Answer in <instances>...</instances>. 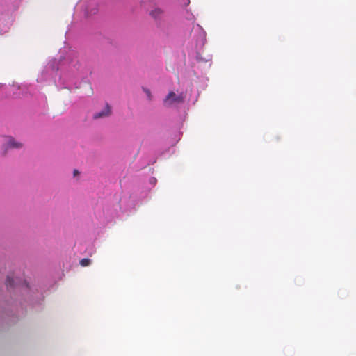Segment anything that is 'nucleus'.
Instances as JSON below:
<instances>
[{
	"label": "nucleus",
	"mask_w": 356,
	"mask_h": 356,
	"mask_svg": "<svg viewBox=\"0 0 356 356\" xmlns=\"http://www.w3.org/2000/svg\"><path fill=\"white\" fill-rule=\"evenodd\" d=\"M13 285V280L10 276H8L6 278V286L8 287H11Z\"/></svg>",
	"instance_id": "423d86ee"
},
{
	"label": "nucleus",
	"mask_w": 356,
	"mask_h": 356,
	"mask_svg": "<svg viewBox=\"0 0 356 356\" xmlns=\"http://www.w3.org/2000/svg\"><path fill=\"white\" fill-rule=\"evenodd\" d=\"M143 91L146 93V95H147V97L149 100L152 99V94H151V92L149 89H147V88H143Z\"/></svg>",
	"instance_id": "0eeeda50"
},
{
	"label": "nucleus",
	"mask_w": 356,
	"mask_h": 356,
	"mask_svg": "<svg viewBox=\"0 0 356 356\" xmlns=\"http://www.w3.org/2000/svg\"><path fill=\"white\" fill-rule=\"evenodd\" d=\"M183 102V96L181 95H177L174 92H170L164 99V104L167 106H171L175 103H181Z\"/></svg>",
	"instance_id": "f257e3e1"
},
{
	"label": "nucleus",
	"mask_w": 356,
	"mask_h": 356,
	"mask_svg": "<svg viewBox=\"0 0 356 356\" xmlns=\"http://www.w3.org/2000/svg\"><path fill=\"white\" fill-rule=\"evenodd\" d=\"M78 174H79V171L77 170H74V175L76 176Z\"/></svg>",
	"instance_id": "6e6552de"
},
{
	"label": "nucleus",
	"mask_w": 356,
	"mask_h": 356,
	"mask_svg": "<svg viewBox=\"0 0 356 356\" xmlns=\"http://www.w3.org/2000/svg\"><path fill=\"white\" fill-rule=\"evenodd\" d=\"M90 263H91L90 259H87V258L82 259L80 261L81 266H82L83 267L89 266L90 264Z\"/></svg>",
	"instance_id": "39448f33"
},
{
	"label": "nucleus",
	"mask_w": 356,
	"mask_h": 356,
	"mask_svg": "<svg viewBox=\"0 0 356 356\" xmlns=\"http://www.w3.org/2000/svg\"><path fill=\"white\" fill-rule=\"evenodd\" d=\"M163 11L159 8H156L150 12V15L156 19H161L163 16Z\"/></svg>",
	"instance_id": "7ed1b4c3"
},
{
	"label": "nucleus",
	"mask_w": 356,
	"mask_h": 356,
	"mask_svg": "<svg viewBox=\"0 0 356 356\" xmlns=\"http://www.w3.org/2000/svg\"><path fill=\"white\" fill-rule=\"evenodd\" d=\"M111 114V107L108 104H106V106L102 111L96 113L94 115V118L97 119V118H104V117L109 116Z\"/></svg>",
	"instance_id": "f03ea898"
},
{
	"label": "nucleus",
	"mask_w": 356,
	"mask_h": 356,
	"mask_svg": "<svg viewBox=\"0 0 356 356\" xmlns=\"http://www.w3.org/2000/svg\"><path fill=\"white\" fill-rule=\"evenodd\" d=\"M8 148H20L22 147V144L19 142H16L14 139L10 138L6 143Z\"/></svg>",
	"instance_id": "20e7f679"
}]
</instances>
